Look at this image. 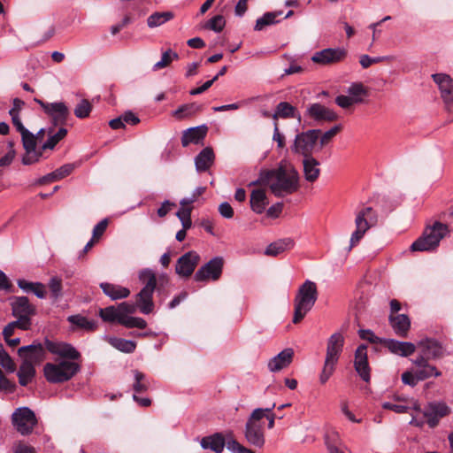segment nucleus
I'll return each instance as SVG.
<instances>
[{"label":"nucleus","mask_w":453,"mask_h":453,"mask_svg":"<svg viewBox=\"0 0 453 453\" xmlns=\"http://www.w3.org/2000/svg\"><path fill=\"white\" fill-rule=\"evenodd\" d=\"M299 179V173L294 167L280 165L277 169L262 174L259 180L252 181L250 185L268 184L272 193L277 197H281L297 191Z\"/></svg>","instance_id":"obj_1"},{"label":"nucleus","mask_w":453,"mask_h":453,"mask_svg":"<svg viewBox=\"0 0 453 453\" xmlns=\"http://www.w3.org/2000/svg\"><path fill=\"white\" fill-rule=\"evenodd\" d=\"M318 296L317 285L310 280H306L299 287L294 299V324L302 321L306 314L312 309L318 299Z\"/></svg>","instance_id":"obj_2"},{"label":"nucleus","mask_w":453,"mask_h":453,"mask_svg":"<svg viewBox=\"0 0 453 453\" xmlns=\"http://www.w3.org/2000/svg\"><path fill=\"white\" fill-rule=\"evenodd\" d=\"M275 407V403L266 408H257L250 414L245 426L244 435L247 441L256 447L262 448L265 444L264 422L262 421L265 412H270Z\"/></svg>","instance_id":"obj_3"},{"label":"nucleus","mask_w":453,"mask_h":453,"mask_svg":"<svg viewBox=\"0 0 453 453\" xmlns=\"http://www.w3.org/2000/svg\"><path fill=\"white\" fill-rule=\"evenodd\" d=\"M449 233V227L446 224L439 221L427 226L420 237H418L411 246L412 251H432L434 250Z\"/></svg>","instance_id":"obj_4"},{"label":"nucleus","mask_w":453,"mask_h":453,"mask_svg":"<svg viewBox=\"0 0 453 453\" xmlns=\"http://www.w3.org/2000/svg\"><path fill=\"white\" fill-rule=\"evenodd\" d=\"M139 280L143 288L136 295V306L142 314H150L154 310L153 294L157 287V277L150 269H143L139 273Z\"/></svg>","instance_id":"obj_5"},{"label":"nucleus","mask_w":453,"mask_h":453,"mask_svg":"<svg viewBox=\"0 0 453 453\" xmlns=\"http://www.w3.org/2000/svg\"><path fill=\"white\" fill-rule=\"evenodd\" d=\"M343 345L344 337L341 333H334L328 339L326 359L319 374V382L322 385L326 384L333 375L340 355L342 352Z\"/></svg>","instance_id":"obj_6"},{"label":"nucleus","mask_w":453,"mask_h":453,"mask_svg":"<svg viewBox=\"0 0 453 453\" xmlns=\"http://www.w3.org/2000/svg\"><path fill=\"white\" fill-rule=\"evenodd\" d=\"M80 371V365L73 361L63 360L59 363H47L43 372L46 380L51 383H62L71 380Z\"/></svg>","instance_id":"obj_7"},{"label":"nucleus","mask_w":453,"mask_h":453,"mask_svg":"<svg viewBox=\"0 0 453 453\" xmlns=\"http://www.w3.org/2000/svg\"><path fill=\"white\" fill-rule=\"evenodd\" d=\"M378 222V215L372 207L361 209L356 215V230L352 233L349 250L358 244L365 234Z\"/></svg>","instance_id":"obj_8"},{"label":"nucleus","mask_w":453,"mask_h":453,"mask_svg":"<svg viewBox=\"0 0 453 453\" xmlns=\"http://www.w3.org/2000/svg\"><path fill=\"white\" fill-rule=\"evenodd\" d=\"M12 422L22 435L30 434L37 424L35 412L28 407H19L12 415Z\"/></svg>","instance_id":"obj_9"},{"label":"nucleus","mask_w":453,"mask_h":453,"mask_svg":"<svg viewBox=\"0 0 453 453\" xmlns=\"http://www.w3.org/2000/svg\"><path fill=\"white\" fill-rule=\"evenodd\" d=\"M43 110V111L50 118L52 127L65 126L70 115L68 107L63 102L45 103L41 99L35 98Z\"/></svg>","instance_id":"obj_10"},{"label":"nucleus","mask_w":453,"mask_h":453,"mask_svg":"<svg viewBox=\"0 0 453 453\" xmlns=\"http://www.w3.org/2000/svg\"><path fill=\"white\" fill-rule=\"evenodd\" d=\"M321 133L319 129H311L296 134L292 151L305 157H311L319 135Z\"/></svg>","instance_id":"obj_11"},{"label":"nucleus","mask_w":453,"mask_h":453,"mask_svg":"<svg viewBox=\"0 0 453 453\" xmlns=\"http://www.w3.org/2000/svg\"><path fill=\"white\" fill-rule=\"evenodd\" d=\"M17 131L20 133L23 147L26 154L22 157L24 165H32L39 161L42 157V151L36 150V136L28 131L23 125L15 127Z\"/></svg>","instance_id":"obj_12"},{"label":"nucleus","mask_w":453,"mask_h":453,"mask_svg":"<svg viewBox=\"0 0 453 453\" xmlns=\"http://www.w3.org/2000/svg\"><path fill=\"white\" fill-rule=\"evenodd\" d=\"M224 260L221 257H215L200 267L195 273L196 281L217 280L220 278L223 270Z\"/></svg>","instance_id":"obj_13"},{"label":"nucleus","mask_w":453,"mask_h":453,"mask_svg":"<svg viewBox=\"0 0 453 453\" xmlns=\"http://www.w3.org/2000/svg\"><path fill=\"white\" fill-rule=\"evenodd\" d=\"M200 262V256L196 251H188L182 255L177 261L175 272L181 277L188 278L195 271Z\"/></svg>","instance_id":"obj_14"},{"label":"nucleus","mask_w":453,"mask_h":453,"mask_svg":"<svg viewBox=\"0 0 453 453\" xmlns=\"http://www.w3.org/2000/svg\"><path fill=\"white\" fill-rule=\"evenodd\" d=\"M450 410L449 406L443 402H432L427 404L424 411V417L426 418V423L430 427H434L438 425L441 418L449 415Z\"/></svg>","instance_id":"obj_15"},{"label":"nucleus","mask_w":453,"mask_h":453,"mask_svg":"<svg viewBox=\"0 0 453 453\" xmlns=\"http://www.w3.org/2000/svg\"><path fill=\"white\" fill-rule=\"evenodd\" d=\"M45 348L54 355L64 358L77 360L81 357L80 352L71 344L63 342L45 341Z\"/></svg>","instance_id":"obj_16"},{"label":"nucleus","mask_w":453,"mask_h":453,"mask_svg":"<svg viewBox=\"0 0 453 453\" xmlns=\"http://www.w3.org/2000/svg\"><path fill=\"white\" fill-rule=\"evenodd\" d=\"M307 115L316 121L332 122L338 119L339 116L332 109L319 104H311L306 110Z\"/></svg>","instance_id":"obj_17"},{"label":"nucleus","mask_w":453,"mask_h":453,"mask_svg":"<svg viewBox=\"0 0 453 453\" xmlns=\"http://www.w3.org/2000/svg\"><path fill=\"white\" fill-rule=\"evenodd\" d=\"M354 366L362 380L368 382L370 380V367L366 345L361 344L356 349Z\"/></svg>","instance_id":"obj_18"},{"label":"nucleus","mask_w":453,"mask_h":453,"mask_svg":"<svg viewBox=\"0 0 453 453\" xmlns=\"http://www.w3.org/2000/svg\"><path fill=\"white\" fill-rule=\"evenodd\" d=\"M433 79L438 85L444 104L449 106L453 105V81L450 76L436 73L433 75Z\"/></svg>","instance_id":"obj_19"},{"label":"nucleus","mask_w":453,"mask_h":453,"mask_svg":"<svg viewBox=\"0 0 453 453\" xmlns=\"http://www.w3.org/2000/svg\"><path fill=\"white\" fill-rule=\"evenodd\" d=\"M346 56V50L343 49H325L323 50L316 52L311 60L314 63H318L320 65H329L333 63H337L342 60Z\"/></svg>","instance_id":"obj_20"},{"label":"nucleus","mask_w":453,"mask_h":453,"mask_svg":"<svg viewBox=\"0 0 453 453\" xmlns=\"http://www.w3.org/2000/svg\"><path fill=\"white\" fill-rule=\"evenodd\" d=\"M18 354L23 360H29L34 365L41 363L45 357V348L40 342L20 347Z\"/></svg>","instance_id":"obj_21"},{"label":"nucleus","mask_w":453,"mask_h":453,"mask_svg":"<svg viewBox=\"0 0 453 453\" xmlns=\"http://www.w3.org/2000/svg\"><path fill=\"white\" fill-rule=\"evenodd\" d=\"M381 344L387 348L391 353L401 357H408L416 350V346L409 342H400L395 339H384Z\"/></svg>","instance_id":"obj_22"},{"label":"nucleus","mask_w":453,"mask_h":453,"mask_svg":"<svg viewBox=\"0 0 453 453\" xmlns=\"http://www.w3.org/2000/svg\"><path fill=\"white\" fill-rule=\"evenodd\" d=\"M208 132V127L205 125L190 127L182 133L181 145L188 147L189 144H199L201 143Z\"/></svg>","instance_id":"obj_23"},{"label":"nucleus","mask_w":453,"mask_h":453,"mask_svg":"<svg viewBox=\"0 0 453 453\" xmlns=\"http://www.w3.org/2000/svg\"><path fill=\"white\" fill-rule=\"evenodd\" d=\"M293 357V349L287 348L269 360L268 369L273 372H279L291 364Z\"/></svg>","instance_id":"obj_24"},{"label":"nucleus","mask_w":453,"mask_h":453,"mask_svg":"<svg viewBox=\"0 0 453 453\" xmlns=\"http://www.w3.org/2000/svg\"><path fill=\"white\" fill-rule=\"evenodd\" d=\"M388 320L391 327L397 336L404 338L408 335L411 328V319L407 315L390 314Z\"/></svg>","instance_id":"obj_25"},{"label":"nucleus","mask_w":453,"mask_h":453,"mask_svg":"<svg viewBox=\"0 0 453 453\" xmlns=\"http://www.w3.org/2000/svg\"><path fill=\"white\" fill-rule=\"evenodd\" d=\"M13 316H30L35 314V307L27 296H16L11 303Z\"/></svg>","instance_id":"obj_26"},{"label":"nucleus","mask_w":453,"mask_h":453,"mask_svg":"<svg viewBox=\"0 0 453 453\" xmlns=\"http://www.w3.org/2000/svg\"><path fill=\"white\" fill-rule=\"evenodd\" d=\"M303 175L304 179L311 183L315 182L319 175V162L311 157H305L303 159Z\"/></svg>","instance_id":"obj_27"},{"label":"nucleus","mask_w":453,"mask_h":453,"mask_svg":"<svg viewBox=\"0 0 453 453\" xmlns=\"http://www.w3.org/2000/svg\"><path fill=\"white\" fill-rule=\"evenodd\" d=\"M214 152L210 147L203 149L195 158L196 169L202 173L207 171L214 162Z\"/></svg>","instance_id":"obj_28"},{"label":"nucleus","mask_w":453,"mask_h":453,"mask_svg":"<svg viewBox=\"0 0 453 453\" xmlns=\"http://www.w3.org/2000/svg\"><path fill=\"white\" fill-rule=\"evenodd\" d=\"M294 245L295 242L292 238L280 239L269 244L265 250V254L276 257L288 250H291Z\"/></svg>","instance_id":"obj_29"},{"label":"nucleus","mask_w":453,"mask_h":453,"mask_svg":"<svg viewBox=\"0 0 453 453\" xmlns=\"http://www.w3.org/2000/svg\"><path fill=\"white\" fill-rule=\"evenodd\" d=\"M418 346L421 348V352L426 358H437L442 353L441 346L433 339L422 340Z\"/></svg>","instance_id":"obj_30"},{"label":"nucleus","mask_w":453,"mask_h":453,"mask_svg":"<svg viewBox=\"0 0 453 453\" xmlns=\"http://www.w3.org/2000/svg\"><path fill=\"white\" fill-rule=\"evenodd\" d=\"M100 288L111 300L127 298L130 295V290L127 288L119 285L104 282L100 284Z\"/></svg>","instance_id":"obj_31"},{"label":"nucleus","mask_w":453,"mask_h":453,"mask_svg":"<svg viewBox=\"0 0 453 453\" xmlns=\"http://www.w3.org/2000/svg\"><path fill=\"white\" fill-rule=\"evenodd\" d=\"M19 383L26 387L35 376V365L29 360H23L17 372Z\"/></svg>","instance_id":"obj_32"},{"label":"nucleus","mask_w":453,"mask_h":453,"mask_svg":"<svg viewBox=\"0 0 453 453\" xmlns=\"http://www.w3.org/2000/svg\"><path fill=\"white\" fill-rule=\"evenodd\" d=\"M74 165L73 164H65L54 172L46 174L45 176L42 177L39 180L40 184H45L52 181H57L64 179L65 177L71 174V173L73 171Z\"/></svg>","instance_id":"obj_33"},{"label":"nucleus","mask_w":453,"mask_h":453,"mask_svg":"<svg viewBox=\"0 0 453 453\" xmlns=\"http://www.w3.org/2000/svg\"><path fill=\"white\" fill-rule=\"evenodd\" d=\"M201 446L203 449H210L215 453H221L225 447V439L220 434H215L203 437L201 440Z\"/></svg>","instance_id":"obj_34"},{"label":"nucleus","mask_w":453,"mask_h":453,"mask_svg":"<svg viewBox=\"0 0 453 453\" xmlns=\"http://www.w3.org/2000/svg\"><path fill=\"white\" fill-rule=\"evenodd\" d=\"M250 207L254 212L257 214H261L264 212L267 202V197L265 190L263 189H254L250 195Z\"/></svg>","instance_id":"obj_35"},{"label":"nucleus","mask_w":453,"mask_h":453,"mask_svg":"<svg viewBox=\"0 0 453 453\" xmlns=\"http://www.w3.org/2000/svg\"><path fill=\"white\" fill-rule=\"evenodd\" d=\"M272 118L277 121L279 118L281 119H289V118H297L301 119L300 114L296 115V107L292 106L289 103L280 102L276 106V110L274 113H273Z\"/></svg>","instance_id":"obj_36"},{"label":"nucleus","mask_w":453,"mask_h":453,"mask_svg":"<svg viewBox=\"0 0 453 453\" xmlns=\"http://www.w3.org/2000/svg\"><path fill=\"white\" fill-rule=\"evenodd\" d=\"M54 127H50L47 133L49 134L48 140L42 144V150H53L55 146L63 140L67 134V129L64 127H60L58 132L53 133Z\"/></svg>","instance_id":"obj_37"},{"label":"nucleus","mask_w":453,"mask_h":453,"mask_svg":"<svg viewBox=\"0 0 453 453\" xmlns=\"http://www.w3.org/2000/svg\"><path fill=\"white\" fill-rule=\"evenodd\" d=\"M282 13L281 11L265 12L262 17L257 19L254 29L256 31H261L267 26L280 22L278 18L280 17Z\"/></svg>","instance_id":"obj_38"},{"label":"nucleus","mask_w":453,"mask_h":453,"mask_svg":"<svg viewBox=\"0 0 453 453\" xmlns=\"http://www.w3.org/2000/svg\"><path fill=\"white\" fill-rule=\"evenodd\" d=\"M201 111V106L196 104H187L180 105L177 110L173 111L172 115L178 120L192 117Z\"/></svg>","instance_id":"obj_39"},{"label":"nucleus","mask_w":453,"mask_h":453,"mask_svg":"<svg viewBox=\"0 0 453 453\" xmlns=\"http://www.w3.org/2000/svg\"><path fill=\"white\" fill-rule=\"evenodd\" d=\"M107 342L115 349L124 353H132L136 348V343L131 340L118 337H108Z\"/></svg>","instance_id":"obj_40"},{"label":"nucleus","mask_w":453,"mask_h":453,"mask_svg":"<svg viewBox=\"0 0 453 453\" xmlns=\"http://www.w3.org/2000/svg\"><path fill=\"white\" fill-rule=\"evenodd\" d=\"M174 14L172 12H154L147 19V25L150 28L157 27L173 19Z\"/></svg>","instance_id":"obj_41"},{"label":"nucleus","mask_w":453,"mask_h":453,"mask_svg":"<svg viewBox=\"0 0 453 453\" xmlns=\"http://www.w3.org/2000/svg\"><path fill=\"white\" fill-rule=\"evenodd\" d=\"M67 320L78 328L87 331H94L96 328V323L94 320L88 319L81 315L69 316Z\"/></svg>","instance_id":"obj_42"},{"label":"nucleus","mask_w":453,"mask_h":453,"mask_svg":"<svg viewBox=\"0 0 453 453\" xmlns=\"http://www.w3.org/2000/svg\"><path fill=\"white\" fill-rule=\"evenodd\" d=\"M99 315L105 322H118L122 325V321L124 320V318L119 316L118 309L115 306H108L100 309Z\"/></svg>","instance_id":"obj_43"},{"label":"nucleus","mask_w":453,"mask_h":453,"mask_svg":"<svg viewBox=\"0 0 453 453\" xmlns=\"http://www.w3.org/2000/svg\"><path fill=\"white\" fill-rule=\"evenodd\" d=\"M134 381L133 384V389L135 392V395L137 393L146 392L150 385L148 380L146 379V376L138 370L134 371Z\"/></svg>","instance_id":"obj_44"},{"label":"nucleus","mask_w":453,"mask_h":453,"mask_svg":"<svg viewBox=\"0 0 453 453\" xmlns=\"http://www.w3.org/2000/svg\"><path fill=\"white\" fill-rule=\"evenodd\" d=\"M24 104L25 103L19 98H14L12 101V107L9 111V114L12 118V122L14 127L23 125L19 118V111H21Z\"/></svg>","instance_id":"obj_45"},{"label":"nucleus","mask_w":453,"mask_h":453,"mask_svg":"<svg viewBox=\"0 0 453 453\" xmlns=\"http://www.w3.org/2000/svg\"><path fill=\"white\" fill-rule=\"evenodd\" d=\"M415 372L417 374L418 380H426L431 376L439 377L441 374V372H439L435 366L431 365L429 364L420 368H417Z\"/></svg>","instance_id":"obj_46"},{"label":"nucleus","mask_w":453,"mask_h":453,"mask_svg":"<svg viewBox=\"0 0 453 453\" xmlns=\"http://www.w3.org/2000/svg\"><path fill=\"white\" fill-rule=\"evenodd\" d=\"M178 58H179V55L176 52L173 51L172 50H168L162 54L160 61L157 62L153 65V70L157 71L159 69L165 68V67L168 66L172 63L173 60H175Z\"/></svg>","instance_id":"obj_47"},{"label":"nucleus","mask_w":453,"mask_h":453,"mask_svg":"<svg viewBox=\"0 0 453 453\" xmlns=\"http://www.w3.org/2000/svg\"><path fill=\"white\" fill-rule=\"evenodd\" d=\"M226 26L225 18L222 15H216L210 19L203 26L204 28L216 33L221 32Z\"/></svg>","instance_id":"obj_48"},{"label":"nucleus","mask_w":453,"mask_h":453,"mask_svg":"<svg viewBox=\"0 0 453 453\" xmlns=\"http://www.w3.org/2000/svg\"><path fill=\"white\" fill-rule=\"evenodd\" d=\"M0 365L8 372H13L16 370L13 360L5 351L2 343H0Z\"/></svg>","instance_id":"obj_49"},{"label":"nucleus","mask_w":453,"mask_h":453,"mask_svg":"<svg viewBox=\"0 0 453 453\" xmlns=\"http://www.w3.org/2000/svg\"><path fill=\"white\" fill-rule=\"evenodd\" d=\"M92 104L87 99H82L74 108V115L78 119L88 118L92 111Z\"/></svg>","instance_id":"obj_50"},{"label":"nucleus","mask_w":453,"mask_h":453,"mask_svg":"<svg viewBox=\"0 0 453 453\" xmlns=\"http://www.w3.org/2000/svg\"><path fill=\"white\" fill-rule=\"evenodd\" d=\"M49 288L54 300H58L62 296V280L58 277H52L49 281Z\"/></svg>","instance_id":"obj_51"},{"label":"nucleus","mask_w":453,"mask_h":453,"mask_svg":"<svg viewBox=\"0 0 453 453\" xmlns=\"http://www.w3.org/2000/svg\"><path fill=\"white\" fill-rule=\"evenodd\" d=\"M348 93L351 98H362L368 94L367 89L360 82L352 83L348 88Z\"/></svg>","instance_id":"obj_52"},{"label":"nucleus","mask_w":453,"mask_h":453,"mask_svg":"<svg viewBox=\"0 0 453 453\" xmlns=\"http://www.w3.org/2000/svg\"><path fill=\"white\" fill-rule=\"evenodd\" d=\"M342 125H336L331 127L329 130L326 131L320 137V146L323 147L328 144L332 139L342 130Z\"/></svg>","instance_id":"obj_53"},{"label":"nucleus","mask_w":453,"mask_h":453,"mask_svg":"<svg viewBox=\"0 0 453 453\" xmlns=\"http://www.w3.org/2000/svg\"><path fill=\"white\" fill-rule=\"evenodd\" d=\"M122 326L127 328H140L143 329L147 326V322L142 318L130 317L122 321Z\"/></svg>","instance_id":"obj_54"},{"label":"nucleus","mask_w":453,"mask_h":453,"mask_svg":"<svg viewBox=\"0 0 453 453\" xmlns=\"http://www.w3.org/2000/svg\"><path fill=\"white\" fill-rule=\"evenodd\" d=\"M362 101H363L362 98H351L350 96H343V95L338 96L335 98V103L337 104V105H339L340 107H342L343 109H348L352 104L361 103Z\"/></svg>","instance_id":"obj_55"},{"label":"nucleus","mask_w":453,"mask_h":453,"mask_svg":"<svg viewBox=\"0 0 453 453\" xmlns=\"http://www.w3.org/2000/svg\"><path fill=\"white\" fill-rule=\"evenodd\" d=\"M136 307H137L136 304L123 302L117 306V309H118L119 316L123 317L124 320H125V319L130 318V316H128V314L134 313L136 310Z\"/></svg>","instance_id":"obj_56"},{"label":"nucleus","mask_w":453,"mask_h":453,"mask_svg":"<svg viewBox=\"0 0 453 453\" xmlns=\"http://www.w3.org/2000/svg\"><path fill=\"white\" fill-rule=\"evenodd\" d=\"M226 447L229 450L234 453H255L253 450L242 446L235 440H229L226 442Z\"/></svg>","instance_id":"obj_57"},{"label":"nucleus","mask_w":453,"mask_h":453,"mask_svg":"<svg viewBox=\"0 0 453 453\" xmlns=\"http://www.w3.org/2000/svg\"><path fill=\"white\" fill-rule=\"evenodd\" d=\"M358 335L361 339L366 340L372 343H380L383 339L376 336L372 331L368 329H360L358 331Z\"/></svg>","instance_id":"obj_58"},{"label":"nucleus","mask_w":453,"mask_h":453,"mask_svg":"<svg viewBox=\"0 0 453 453\" xmlns=\"http://www.w3.org/2000/svg\"><path fill=\"white\" fill-rule=\"evenodd\" d=\"M205 188L198 187L196 188L192 196L190 197H185L180 200V205L186 206V205H191L193 203L196 201V199L204 193Z\"/></svg>","instance_id":"obj_59"},{"label":"nucleus","mask_w":453,"mask_h":453,"mask_svg":"<svg viewBox=\"0 0 453 453\" xmlns=\"http://www.w3.org/2000/svg\"><path fill=\"white\" fill-rule=\"evenodd\" d=\"M15 388L16 385L10 381L0 369V390L12 393L15 390Z\"/></svg>","instance_id":"obj_60"},{"label":"nucleus","mask_w":453,"mask_h":453,"mask_svg":"<svg viewBox=\"0 0 453 453\" xmlns=\"http://www.w3.org/2000/svg\"><path fill=\"white\" fill-rule=\"evenodd\" d=\"M108 226V219H104L98 222L93 229V239H99L105 232Z\"/></svg>","instance_id":"obj_61"},{"label":"nucleus","mask_w":453,"mask_h":453,"mask_svg":"<svg viewBox=\"0 0 453 453\" xmlns=\"http://www.w3.org/2000/svg\"><path fill=\"white\" fill-rule=\"evenodd\" d=\"M402 381L406 385L415 387L419 380L416 372L412 373L411 372H404L402 374Z\"/></svg>","instance_id":"obj_62"},{"label":"nucleus","mask_w":453,"mask_h":453,"mask_svg":"<svg viewBox=\"0 0 453 453\" xmlns=\"http://www.w3.org/2000/svg\"><path fill=\"white\" fill-rule=\"evenodd\" d=\"M219 211L220 215L226 219H232L234 217V210L227 202L219 204Z\"/></svg>","instance_id":"obj_63"},{"label":"nucleus","mask_w":453,"mask_h":453,"mask_svg":"<svg viewBox=\"0 0 453 453\" xmlns=\"http://www.w3.org/2000/svg\"><path fill=\"white\" fill-rule=\"evenodd\" d=\"M13 453H35L34 447L29 446L24 442H18L12 448Z\"/></svg>","instance_id":"obj_64"}]
</instances>
